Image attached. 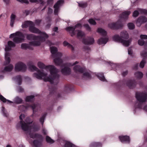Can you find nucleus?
Returning a JSON list of instances; mask_svg holds the SVG:
<instances>
[{
	"label": "nucleus",
	"instance_id": "19",
	"mask_svg": "<svg viewBox=\"0 0 147 147\" xmlns=\"http://www.w3.org/2000/svg\"><path fill=\"white\" fill-rule=\"evenodd\" d=\"M147 21V18L145 16H142L139 17L136 21L137 26L140 27L141 25Z\"/></svg>",
	"mask_w": 147,
	"mask_h": 147
},
{
	"label": "nucleus",
	"instance_id": "51",
	"mask_svg": "<svg viewBox=\"0 0 147 147\" xmlns=\"http://www.w3.org/2000/svg\"><path fill=\"white\" fill-rule=\"evenodd\" d=\"M83 49L85 51H87V52H89L90 51V48L87 46L84 47Z\"/></svg>",
	"mask_w": 147,
	"mask_h": 147
},
{
	"label": "nucleus",
	"instance_id": "63",
	"mask_svg": "<svg viewBox=\"0 0 147 147\" xmlns=\"http://www.w3.org/2000/svg\"><path fill=\"white\" fill-rule=\"evenodd\" d=\"M4 1L6 4H8L9 3V0H3Z\"/></svg>",
	"mask_w": 147,
	"mask_h": 147
},
{
	"label": "nucleus",
	"instance_id": "16",
	"mask_svg": "<svg viewBox=\"0 0 147 147\" xmlns=\"http://www.w3.org/2000/svg\"><path fill=\"white\" fill-rule=\"evenodd\" d=\"M0 99L3 102H5L7 101V103H13V102L17 104L21 103L22 101V99L18 96H16L13 100V102L10 101L9 100H7L4 97L0 95Z\"/></svg>",
	"mask_w": 147,
	"mask_h": 147
},
{
	"label": "nucleus",
	"instance_id": "31",
	"mask_svg": "<svg viewBox=\"0 0 147 147\" xmlns=\"http://www.w3.org/2000/svg\"><path fill=\"white\" fill-rule=\"evenodd\" d=\"M63 142L64 144V147H75L76 146L70 142L67 141H63Z\"/></svg>",
	"mask_w": 147,
	"mask_h": 147
},
{
	"label": "nucleus",
	"instance_id": "10",
	"mask_svg": "<svg viewBox=\"0 0 147 147\" xmlns=\"http://www.w3.org/2000/svg\"><path fill=\"white\" fill-rule=\"evenodd\" d=\"M8 46H6L5 50L6 53L5 54V61L4 63L5 65L9 63L10 61V59L9 57V54L8 51L11 49V47H14L15 46V44L11 41H9L8 42Z\"/></svg>",
	"mask_w": 147,
	"mask_h": 147
},
{
	"label": "nucleus",
	"instance_id": "22",
	"mask_svg": "<svg viewBox=\"0 0 147 147\" xmlns=\"http://www.w3.org/2000/svg\"><path fill=\"white\" fill-rule=\"evenodd\" d=\"M74 70L76 73H83L84 72V69L82 68L80 66L77 65L74 67Z\"/></svg>",
	"mask_w": 147,
	"mask_h": 147
},
{
	"label": "nucleus",
	"instance_id": "20",
	"mask_svg": "<svg viewBox=\"0 0 147 147\" xmlns=\"http://www.w3.org/2000/svg\"><path fill=\"white\" fill-rule=\"evenodd\" d=\"M82 42L85 45H91L94 43V40L92 37H89L87 38L83 39Z\"/></svg>",
	"mask_w": 147,
	"mask_h": 147
},
{
	"label": "nucleus",
	"instance_id": "59",
	"mask_svg": "<svg viewBox=\"0 0 147 147\" xmlns=\"http://www.w3.org/2000/svg\"><path fill=\"white\" fill-rule=\"evenodd\" d=\"M48 4H51L53 3V0H48L47 1Z\"/></svg>",
	"mask_w": 147,
	"mask_h": 147
},
{
	"label": "nucleus",
	"instance_id": "48",
	"mask_svg": "<svg viewBox=\"0 0 147 147\" xmlns=\"http://www.w3.org/2000/svg\"><path fill=\"white\" fill-rule=\"evenodd\" d=\"M138 44L141 46H142L144 43V41L142 39H139L138 42Z\"/></svg>",
	"mask_w": 147,
	"mask_h": 147
},
{
	"label": "nucleus",
	"instance_id": "23",
	"mask_svg": "<svg viewBox=\"0 0 147 147\" xmlns=\"http://www.w3.org/2000/svg\"><path fill=\"white\" fill-rule=\"evenodd\" d=\"M120 36L121 39H127L129 38L128 33L125 30L121 32Z\"/></svg>",
	"mask_w": 147,
	"mask_h": 147
},
{
	"label": "nucleus",
	"instance_id": "47",
	"mask_svg": "<svg viewBox=\"0 0 147 147\" xmlns=\"http://www.w3.org/2000/svg\"><path fill=\"white\" fill-rule=\"evenodd\" d=\"M79 6L82 8L85 7H86L87 5L86 3H79Z\"/></svg>",
	"mask_w": 147,
	"mask_h": 147
},
{
	"label": "nucleus",
	"instance_id": "49",
	"mask_svg": "<svg viewBox=\"0 0 147 147\" xmlns=\"http://www.w3.org/2000/svg\"><path fill=\"white\" fill-rule=\"evenodd\" d=\"M139 14V13L137 10L135 11L133 13V16L134 17H137Z\"/></svg>",
	"mask_w": 147,
	"mask_h": 147
},
{
	"label": "nucleus",
	"instance_id": "45",
	"mask_svg": "<svg viewBox=\"0 0 147 147\" xmlns=\"http://www.w3.org/2000/svg\"><path fill=\"white\" fill-rule=\"evenodd\" d=\"M89 23L93 25H95L96 24V22L95 21L92 19H90L88 20Z\"/></svg>",
	"mask_w": 147,
	"mask_h": 147
},
{
	"label": "nucleus",
	"instance_id": "25",
	"mask_svg": "<svg viewBox=\"0 0 147 147\" xmlns=\"http://www.w3.org/2000/svg\"><path fill=\"white\" fill-rule=\"evenodd\" d=\"M119 138L121 141L122 142H126L129 143L130 141L129 138L127 136H120Z\"/></svg>",
	"mask_w": 147,
	"mask_h": 147
},
{
	"label": "nucleus",
	"instance_id": "56",
	"mask_svg": "<svg viewBox=\"0 0 147 147\" xmlns=\"http://www.w3.org/2000/svg\"><path fill=\"white\" fill-rule=\"evenodd\" d=\"M111 66L112 67V68L115 69V68H117L118 67V66L116 64L113 63H112L111 65Z\"/></svg>",
	"mask_w": 147,
	"mask_h": 147
},
{
	"label": "nucleus",
	"instance_id": "54",
	"mask_svg": "<svg viewBox=\"0 0 147 147\" xmlns=\"http://www.w3.org/2000/svg\"><path fill=\"white\" fill-rule=\"evenodd\" d=\"M18 1L21 3H29V1L27 0H17Z\"/></svg>",
	"mask_w": 147,
	"mask_h": 147
},
{
	"label": "nucleus",
	"instance_id": "37",
	"mask_svg": "<svg viewBox=\"0 0 147 147\" xmlns=\"http://www.w3.org/2000/svg\"><path fill=\"white\" fill-rule=\"evenodd\" d=\"M77 36L78 37H82L85 35L84 33L80 30H78L77 31Z\"/></svg>",
	"mask_w": 147,
	"mask_h": 147
},
{
	"label": "nucleus",
	"instance_id": "32",
	"mask_svg": "<svg viewBox=\"0 0 147 147\" xmlns=\"http://www.w3.org/2000/svg\"><path fill=\"white\" fill-rule=\"evenodd\" d=\"M16 16L14 14H12L11 16L10 25L12 27H13V24L14 23V21L16 18Z\"/></svg>",
	"mask_w": 147,
	"mask_h": 147
},
{
	"label": "nucleus",
	"instance_id": "39",
	"mask_svg": "<svg viewBox=\"0 0 147 147\" xmlns=\"http://www.w3.org/2000/svg\"><path fill=\"white\" fill-rule=\"evenodd\" d=\"M30 1L32 3H40L41 4H43L44 3V2L42 0H30Z\"/></svg>",
	"mask_w": 147,
	"mask_h": 147
},
{
	"label": "nucleus",
	"instance_id": "41",
	"mask_svg": "<svg viewBox=\"0 0 147 147\" xmlns=\"http://www.w3.org/2000/svg\"><path fill=\"white\" fill-rule=\"evenodd\" d=\"M128 27L129 29L132 30L134 28L135 25L134 24L132 23H129L127 24Z\"/></svg>",
	"mask_w": 147,
	"mask_h": 147
},
{
	"label": "nucleus",
	"instance_id": "44",
	"mask_svg": "<svg viewBox=\"0 0 147 147\" xmlns=\"http://www.w3.org/2000/svg\"><path fill=\"white\" fill-rule=\"evenodd\" d=\"M84 26L86 28V30L90 32L91 31V28L88 24H85L84 25Z\"/></svg>",
	"mask_w": 147,
	"mask_h": 147
},
{
	"label": "nucleus",
	"instance_id": "40",
	"mask_svg": "<svg viewBox=\"0 0 147 147\" xmlns=\"http://www.w3.org/2000/svg\"><path fill=\"white\" fill-rule=\"evenodd\" d=\"M16 81L18 83V85H20L22 83V78L21 76H18L16 78Z\"/></svg>",
	"mask_w": 147,
	"mask_h": 147
},
{
	"label": "nucleus",
	"instance_id": "33",
	"mask_svg": "<svg viewBox=\"0 0 147 147\" xmlns=\"http://www.w3.org/2000/svg\"><path fill=\"white\" fill-rule=\"evenodd\" d=\"M13 68V67L11 64H10L9 65L5 67L3 72L10 71Z\"/></svg>",
	"mask_w": 147,
	"mask_h": 147
},
{
	"label": "nucleus",
	"instance_id": "7",
	"mask_svg": "<svg viewBox=\"0 0 147 147\" xmlns=\"http://www.w3.org/2000/svg\"><path fill=\"white\" fill-rule=\"evenodd\" d=\"M78 63V62L76 61L74 63H69L63 64V65L61 66V73L63 75L65 76L70 75L71 73V71L70 67Z\"/></svg>",
	"mask_w": 147,
	"mask_h": 147
},
{
	"label": "nucleus",
	"instance_id": "3",
	"mask_svg": "<svg viewBox=\"0 0 147 147\" xmlns=\"http://www.w3.org/2000/svg\"><path fill=\"white\" fill-rule=\"evenodd\" d=\"M29 68L32 71H36L33 75L34 77L38 79H42L45 81H51L50 78L47 76V74L45 72L44 70H40L33 65H30Z\"/></svg>",
	"mask_w": 147,
	"mask_h": 147
},
{
	"label": "nucleus",
	"instance_id": "21",
	"mask_svg": "<svg viewBox=\"0 0 147 147\" xmlns=\"http://www.w3.org/2000/svg\"><path fill=\"white\" fill-rule=\"evenodd\" d=\"M63 0H59L54 5V7L55 8L54 13L55 14L57 15V14L60 5L61 3H63Z\"/></svg>",
	"mask_w": 147,
	"mask_h": 147
},
{
	"label": "nucleus",
	"instance_id": "9",
	"mask_svg": "<svg viewBox=\"0 0 147 147\" xmlns=\"http://www.w3.org/2000/svg\"><path fill=\"white\" fill-rule=\"evenodd\" d=\"M9 38H13V41L16 43H21L24 40V34L22 32L19 31L11 34Z\"/></svg>",
	"mask_w": 147,
	"mask_h": 147
},
{
	"label": "nucleus",
	"instance_id": "38",
	"mask_svg": "<svg viewBox=\"0 0 147 147\" xmlns=\"http://www.w3.org/2000/svg\"><path fill=\"white\" fill-rule=\"evenodd\" d=\"M34 96H28L26 97V101L27 102H32L34 100Z\"/></svg>",
	"mask_w": 147,
	"mask_h": 147
},
{
	"label": "nucleus",
	"instance_id": "28",
	"mask_svg": "<svg viewBox=\"0 0 147 147\" xmlns=\"http://www.w3.org/2000/svg\"><path fill=\"white\" fill-rule=\"evenodd\" d=\"M31 144L36 147H39L42 145L41 140H34Z\"/></svg>",
	"mask_w": 147,
	"mask_h": 147
},
{
	"label": "nucleus",
	"instance_id": "11",
	"mask_svg": "<svg viewBox=\"0 0 147 147\" xmlns=\"http://www.w3.org/2000/svg\"><path fill=\"white\" fill-rule=\"evenodd\" d=\"M29 30L32 33L40 34V36H39L45 38V39L48 37V35L45 33L41 32L39 29L34 27V24L33 23L30 26Z\"/></svg>",
	"mask_w": 147,
	"mask_h": 147
},
{
	"label": "nucleus",
	"instance_id": "36",
	"mask_svg": "<svg viewBox=\"0 0 147 147\" xmlns=\"http://www.w3.org/2000/svg\"><path fill=\"white\" fill-rule=\"evenodd\" d=\"M135 76L137 78L140 79L143 77V74L141 72L138 71L135 74Z\"/></svg>",
	"mask_w": 147,
	"mask_h": 147
},
{
	"label": "nucleus",
	"instance_id": "6",
	"mask_svg": "<svg viewBox=\"0 0 147 147\" xmlns=\"http://www.w3.org/2000/svg\"><path fill=\"white\" fill-rule=\"evenodd\" d=\"M50 49L55 64L58 65H60L62 62V60L61 59L62 56L61 53L58 52L57 48L55 47H52L50 48Z\"/></svg>",
	"mask_w": 147,
	"mask_h": 147
},
{
	"label": "nucleus",
	"instance_id": "15",
	"mask_svg": "<svg viewBox=\"0 0 147 147\" xmlns=\"http://www.w3.org/2000/svg\"><path fill=\"white\" fill-rule=\"evenodd\" d=\"M26 65L21 62H19L16 63L15 66V69L17 71H24L26 69Z\"/></svg>",
	"mask_w": 147,
	"mask_h": 147
},
{
	"label": "nucleus",
	"instance_id": "24",
	"mask_svg": "<svg viewBox=\"0 0 147 147\" xmlns=\"http://www.w3.org/2000/svg\"><path fill=\"white\" fill-rule=\"evenodd\" d=\"M136 85V83L134 80H129L127 82V86L130 88H133L135 87Z\"/></svg>",
	"mask_w": 147,
	"mask_h": 147
},
{
	"label": "nucleus",
	"instance_id": "46",
	"mask_svg": "<svg viewBox=\"0 0 147 147\" xmlns=\"http://www.w3.org/2000/svg\"><path fill=\"white\" fill-rule=\"evenodd\" d=\"M2 111L3 113V115L4 116L7 117L8 116V114L6 112L5 109L4 108L2 107Z\"/></svg>",
	"mask_w": 147,
	"mask_h": 147
},
{
	"label": "nucleus",
	"instance_id": "60",
	"mask_svg": "<svg viewBox=\"0 0 147 147\" xmlns=\"http://www.w3.org/2000/svg\"><path fill=\"white\" fill-rule=\"evenodd\" d=\"M52 9L50 8H49L48 9V13L50 14L52 12Z\"/></svg>",
	"mask_w": 147,
	"mask_h": 147
},
{
	"label": "nucleus",
	"instance_id": "18",
	"mask_svg": "<svg viewBox=\"0 0 147 147\" xmlns=\"http://www.w3.org/2000/svg\"><path fill=\"white\" fill-rule=\"evenodd\" d=\"M141 56L144 58L143 60L141 61L140 64V67L142 68L146 63V60L145 58L147 57V50H145L143 51L140 53Z\"/></svg>",
	"mask_w": 147,
	"mask_h": 147
},
{
	"label": "nucleus",
	"instance_id": "8",
	"mask_svg": "<svg viewBox=\"0 0 147 147\" xmlns=\"http://www.w3.org/2000/svg\"><path fill=\"white\" fill-rule=\"evenodd\" d=\"M20 108H19V109L23 111H25L28 109L29 107H31L33 110V113L32 116L33 117H38V115L36 112L40 109V105L38 104H33L31 105H28L26 106H24L23 105L21 106Z\"/></svg>",
	"mask_w": 147,
	"mask_h": 147
},
{
	"label": "nucleus",
	"instance_id": "2",
	"mask_svg": "<svg viewBox=\"0 0 147 147\" xmlns=\"http://www.w3.org/2000/svg\"><path fill=\"white\" fill-rule=\"evenodd\" d=\"M37 66L40 69H45L49 70L50 75L47 76L50 78L51 81H49L51 84L56 85L59 82L60 75L58 74L59 70L53 65H45L43 63L39 61Z\"/></svg>",
	"mask_w": 147,
	"mask_h": 147
},
{
	"label": "nucleus",
	"instance_id": "26",
	"mask_svg": "<svg viewBox=\"0 0 147 147\" xmlns=\"http://www.w3.org/2000/svg\"><path fill=\"white\" fill-rule=\"evenodd\" d=\"M108 41V38L106 37L101 38L99 39L97 43L99 45L105 44Z\"/></svg>",
	"mask_w": 147,
	"mask_h": 147
},
{
	"label": "nucleus",
	"instance_id": "53",
	"mask_svg": "<svg viewBox=\"0 0 147 147\" xmlns=\"http://www.w3.org/2000/svg\"><path fill=\"white\" fill-rule=\"evenodd\" d=\"M140 37L142 39H147V35H141Z\"/></svg>",
	"mask_w": 147,
	"mask_h": 147
},
{
	"label": "nucleus",
	"instance_id": "13",
	"mask_svg": "<svg viewBox=\"0 0 147 147\" xmlns=\"http://www.w3.org/2000/svg\"><path fill=\"white\" fill-rule=\"evenodd\" d=\"M40 45V43L39 42L35 41L30 42L29 44L22 43L21 45V47L23 49H32L33 48L31 47V46H38Z\"/></svg>",
	"mask_w": 147,
	"mask_h": 147
},
{
	"label": "nucleus",
	"instance_id": "4",
	"mask_svg": "<svg viewBox=\"0 0 147 147\" xmlns=\"http://www.w3.org/2000/svg\"><path fill=\"white\" fill-rule=\"evenodd\" d=\"M130 11H125L123 12L120 16V18L116 23L111 22L109 23L108 26L111 29H117L122 27L123 26V20L127 19L130 13Z\"/></svg>",
	"mask_w": 147,
	"mask_h": 147
},
{
	"label": "nucleus",
	"instance_id": "30",
	"mask_svg": "<svg viewBox=\"0 0 147 147\" xmlns=\"http://www.w3.org/2000/svg\"><path fill=\"white\" fill-rule=\"evenodd\" d=\"M63 45L64 46L67 47L68 48L70 49L72 51H74V47L66 41H65L63 42Z\"/></svg>",
	"mask_w": 147,
	"mask_h": 147
},
{
	"label": "nucleus",
	"instance_id": "64",
	"mask_svg": "<svg viewBox=\"0 0 147 147\" xmlns=\"http://www.w3.org/2000/svg\"><path fill=\"white\" fill-rule=\"evenodd\" d=\"M43 132L44 134H47L46 131L45 129H43Z\"/></svg>",
	"mask_w": 147,
	"mask_h": 147
},
{
	"label": "nucleus",
	"instance_id": "62",
	"mask_svg": "<svg viewBox=\"0 0 147 147\" xmlns=\"http://www.w3.org/2000/svg\"><path fill=\"white\" fill-rule=\"evenodd\" d=\"M41 22V20H36V24L38 25Z\"/></svg>",
	"mask_w": 147,
	"mask_h": 147
},
{
	"label": "nucleus",
	"instance_id": "58",
	"mask_svg": "<svg viewBox=\"0 0 147 147\" xmlns=\"http://www.w3.org/2000/svg\"><path fill=\"white\" fill-rule=\"evenodd\" d=\"M58 28L57 27L54 28L53 29V31L55 32H58Z\"/></svg>",
	"mask_w": 147,
	"mask_h": 147
},
{
	"label": "nucleus",
	"instance_id": "43",
	"mask_svg": "<svg viewBox=\"0 0 147 147\" xmlns=\"http://www.w3.org/2000/svg\"><path fill=\"white\" fill-rule=\"evenodd\" d=\"M138 11L140 13L147 15V10L145 9H139Z\"/></svg>",
	"mask_w": 147,
	"mask_h": 147
},
{
	"label": "nucleus",
	"instance_id": "14",
	"mask_svg": "<svg viewBox=\"0 0 147 147\" xmlns=\"http://www.w3.org/2000/svg\"><path fill=\"white\" fill-rule=\"evenodd\" d=\"M112 39L115 42L121 43L125 46L127 47L129 45L130 41L129 40H126L121 39V37L118 35H114Z\"/></svg>",
	"mask_w": 147,
	"mask_h": 147
},
{
	"label": "nucleus",
	"instance_id": "50",
	"mask_svg": "<svg viewBox=\"0 0 147 147\" xmlns=\"http://www.w3.org/2000/svg\"><path fill=\"white\" fill-rule=\"evenodd\" d=\"M83 77L89 78H90V75L88 72L84 73L83 74Z\"/></svg>",
	"mask_w": 147,
	"mask_h": 147
},
{
	"label": "nucleus",
	"instance_id": "61",
	"mask_svg": "<svg viewBox=\"0 0 147 147\" xmlns=\"http://www.w3.org/2000/svg\"><path fill=\"white\" fill-rule=\"evenodd\" d=\"M128 72L127 71H126L124 72H123L122 74V75L123 76H126Z\"/></svg>",
	"mask_w": 147,
	"mask_h": 147
},
{
	"label": "nucleus",
	"instance_id": "55",
	"mask_svg": "<svg viewBox=\"0 0 147 147\" xmlns=\"http://www.w3.org/2000/svg\"><path fill=\"white\" fill-rule=\"evenodd\" d=\"M45 116L44 115H43L40 118V121L41 123L42 124H43L44 121Z\"/></svg>",
	"mask_w": 147,
	"mask_h": 147
},
{
	"label": "nucleus",
	"instance_id": "35",
	"mask_svg": "<svg viewBox=\"0 0 147 147\" xmlns=\"http://www.w3.org/2000/svg\"><path fill=\"white\" fill-rule=\"evenodd\" d=\"M97 76L98 78L101 80L103 81H106V79L103 76V74L102 73H99L97 74Z\"/></svg>",
	"mask_w": 147,
	"mask_h": 147
},
{
	"label": "nucleus",
	"instance_id": "52",
	"mask_svg": "<svg viewBox=\"0 0 147 147\" xmlns=\"http://www.w3.org/2000/svg\"><path fill=\"white\" fill-rule=\"evenodd\" d=\"M17 91L19 92H22L24 91V89L20 86H18L17 88Z\"/></svg>",
	"mask_w": 147,
	"mask_h": 147
},
{
	"label": "nucleus",
	"instance_id": "42",
	"mask_svg": "<svg viewBox=\"0 0 147 147\" xmlns=\"http://www.w3.org/2000/svg\"><path fill=\"white\" fill-rule=\"evenodd\" d=\"M46 141L48 143L52 144L54 142L53 140L50 137L48 136H47L46 137Z\"/></svg>",
	"mask_w": 147,
	"mask_h": 147
},
{
	"label": "nucleus",
	"instance_id": "5",
	"mask_svg": "<svg viewBox=\"0 0 147 147\" xmlns=\"http://www.w3.org/2000/svg\"><path fill=\"white\" fill-rule=\"evenodd\" d=\"M136 97L138 101L135 104L136 108H143L147 110V106L144 105L143 102L147 100V93L146 92H137L136 94Z\"/></svg>",
	"mask_w": 147,
	"mask_h": 147
},
{
	"label": "nucleus",
	"instance_id": "27",
	"mask_svg": "<svg viewBox=\"0 0 147 147\" xmlns=\"http://www.w3.org/2000/svg\"><path fill=\"white\" fill-rule=\"evenodd\" d=\"M97 32L100 35L104 36H106L107 34L106 31L105 30L101 28H98Z\"/></svg>",
	"mask_w": 147,
	"mask_h": 147
},
{
	"label": "nucleus",
	"instance_id": "12",
	"mask_svg": "<svg viewBox=\"0 0 147 147\" xmlns=\"http://www.w3.org/2000/svg\"><path fill=\"white\" fill-rule=\"evenodd\" d=\"M26 39L29 40H34V41L39 42L41 43L45 40V38L39 36H36L33 34H26Z\"/></svg>",
	"mask_w": 147,
	"mask_h": 147
},
{
	"label": "nucleus",
	"instance_id": "57",
	"mask_svg": "<svg viewBox=\"0 0 147 147\" xmlns=\"http://www.w3.org/2000/svg\"><path fill=\"white\" fill-rule=\"evenodd\" d=\"M128 53L129 55H131L132 54V51L131 48H129L128 49Z\"/></svg>",
	"mask_w": 147,
	"mask_h": 147
},
{
	"label": "nucleus",
	"instance_id": "34",
	"mask_svg": "<svg viewBox=\"0 0 147 147\" xmlns=\"http://www.w3.org/2000/svg\"><path fill=\"white\" fill-rule=\"evenodd\" d=\"M102 146V144L99 142H93L90 145V147H100Z\"/></svg>",
	"mask_w": 147,
	"mask_h": 147
},
{
	"label": "nucleus",
	"instance_id": "29",
	"mask_svg": "<svg viewBox=\"0 0 147 147\" xmlns=\"http://www.w3.org/2000/svg\"><path fill=\"white\" fill-rule=\"evenodd\" d=\"M33 22L30 21H26L24 22L22 25V26L23 28H26L29 26H31Z\"/></svg>",
	"mask_w": 147,
	"mask_h": 147
},
{
	"label": "nucleus",
	"instance_id": "17",
	"mask_svg": "<svg viewBox=\"0 0 147 147\" xmlns=\"http://www.w3.org/2000/svg\"><path fill=\"white\" fill-rule=\"evenodd\" d=\"M82 27V25L80 24H78L75 27L69 26L67 27L66 29L71 34V36H73L75 35V32L76 31V30H75V29L77 28H80Z\"/></svg>",
	"mask_w": 147,
	"mask_h": 147
},
{
	"label": "nucleus",
	"instance_id": "1",
	"mask_svg": "<svg viewBox=\"0 0 147 147\" xmlns=\"http://www.w3.org/2000/svg\"><path fill=\"white\" fill-rule=\"evenodd\" d=\"M24 118V115L22 114L20 115L19 119L20 121L17 124L16 128L18 129L21 128L23 131L27 132L31 138L34 139L40 137L41 135L32 132L37 131L39 129V127H38L30 126V124L33 121L31 120L30 117H27L25 119Z\"/></svg>",
	"mask_w": 147,
	"mask_h": 147
}]
</instances>
